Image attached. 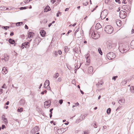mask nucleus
<instances>
[{
	"instance_id": "1",
	"label": "nucleus",
	"mask_w": 134,
	"mask_h": 134,
	"mask_svg": "<svg viewBox=\"0 0 134 134\" xmlns=\"http://www.w3.org/2000/svg\"><path fill=\"white\" fill-rule=\"evenodd\" d=\"M104 30L106 32L109 34H111L113 31V28L111 25H108L104 28Z\"/></svg>"
},
{
	"instance_id": "2",
	"label": "nucleus",
	"mask_w": 134,
	"mask_h": 134,
	"mask_svg": "<svg viewBox=\"0 0 134 134\" xmlns=\"http://www.w3.org/2000/svg\"><path fill=\"white\" fill-rule=\"evenodd\" d=\"M116 57L115 53L113 52H110L107 55V57L109 59L112 60L114 59Z\"/></svg>"
},
{
	"instance_id": "3",
	"label": "nucleus",
	"mask_w": 134,
	"mask_h": 134,
	"mask_svg": "<svg viewBox=\"0 0 134 134\" xmlns=\"http://www.w3.org/2000/svg\"><path fill=\"white\" fill-rule=\"evenodd\" d=\"M124 47H125L123 46L122 44L120 43L119 44V49L121 53H124L128 51V49H125Z\"/></svg>"
},
{
	"instance_id": "4",
	"label": "nucleus",
	"mask_w": 134,
	"mask_h": 134,
	"mask_svg": "<svg viewBox=\"0 0 134 134\" xmlns=\"http://www.w3.org/2000/svg\"><path fill=\"white\" fill-rule=\"evenodd\" d=\"M116 45L115 43L113 44L112 42L110 41L108 42L107 48L108 49H110L112 47L115 46Z\"/></svg>"
},
{
	"instance_id": "5",
	"label": "nucleus",
	"mask_w": 134,
	"mask_h": 134,
	"mask_svg": "<svg viewBox=\"0 0 134 134\" xmlns=\"http://www.w3.org/2000/svg\"><path fill=\"white\" fill-rule=\"evenodd\" d=\"M39 128L38 126H36L32 130L31 132L32 134H35L36 132L39 131Z\"/></svg>"
},
{
	"instance_id": "6",
	"label": "nucleus",
	"mask_w": 134,
	"mask_h": 134,
	"mask_svg": "<svg viewBox=\"0 0 134 134\" xmlns=\"http://www.w3.org/2000/svg\"><path fill=\"white\" fill-rule=\"evenodd\" d=\"M92 37L94 39H96L99 37V35L98 34H96L94 32H92L91 34Z\"/></svg>"
},
{
	"instance_id": "7",
	"label": "nucleus",
	"mask_w": 134,
	"mask_h": 134,
	"mask_svg": "<svg viewBox=\"0 0 134 134\" xmlns=\"http://www.w3.org/2000/svg\"><path fill=\"white\" fill-rule=\"evenodd\" d=\"M51 102L50 100L49 101H46L44 103V105H45V108H48L50 105Z\"/></svg>"
},
{
	"instance_id": "8",
	"label": "nucleus",
	"mask_w": 134,
	"mask_h": 134,
	"mask_svg": "<svg viewBox=\"0 0 134 134\" xmlns=\"http://www.w3.org/2000/svg\"><path fill=\"white\" fill-rule=\"evenodd\" d=\"M108 14L106 10H103L101 13L100 17H106Z\"/></svg>"
},
{
	"instance_id": "9",
	"label": "nucleus",
	"mask_w": 134,
	"mask_h": 134,
	"mask_svg": "<svg viewBox=\"0 0 134 134\" xmlns=\"http://www.w3.org/2000/svg\"><path fill=\"white\" fill-rule=\"evenodd\" d=\"M40 34L42 37H44L45 36L46 32L44 30H42L40 31Z\"/></svg>"
},
{
	"instance_id": "10",
	"label": "nucleus",
	"mask_w": 134,
	"mask_h": 134,
	"mask_svg": "<svg viewBox=\"0 0 134 134\" xmlns=\"http://www.w3.org/2000/svg\"><path fill=\"white\" fill-rule=\"evenodd\" d=\"M114 3H111L109 4V9L110 10H112L114 7Z\"/></svg>"
},
{
	"instance_id": "11",
	"label": "nucleus",
	"mask_w": 134,
	"mask_h": 134,
	"mask_svg": "<svg viewBox=\"0 0 134 134\" xmlns=\"http://www.w3.org/2000/svg\"><path fill=\"white\" fill-rule=\"evenodd\" d=\"M34 34L32 32H30L28 33V37L29 38H31L32 37L34 36Z\"/></svg>"
},
{
	"instance_id": "12",
	"label": "nucleus",
	"mask_w": 134,
	"mask_h": 134,
	"mask_svg": "<svg viewBox=\"0 0 134 134\" xmlns=\"http://www.w3.org/2000/svg\"><path fill=\"white\" fill-rule=\"evenodd\" d=\"M125 100L124 99H119L118 101V103L120 105L123 104L125 103Z\"/></svg>"
},
{
	"instance_id": "13",
	"label": "nucleus",
	"mask_w": 134,
	"mask_h": 134,
	"mask_svg": "<svg viewBox=\"0 0 134 134\" xmlns=\"http://www.w3.org/2000/svg\"><path fill=\"white\" fill-rule=\"evenodd\" d=\"M93 72V68L91 66H90L88 69V72L89 74H91Z\"/></svg>"
},
{
	"instance_id": "14",
	"label": "nucleus",
	"mask_w": 134,
	"mask_h": 134,
	"mask_svg": "<svg viewBox=\"0 0 134 134\" xmlns=\"http://www.w3.org/2000/svg\"><path fill=\"white\" fill-rule=\"evenodd\" d=\"M102 26L99 23H98L96 24V29L97 30H98L99 29L101 28Z\"/></svg>"
},
{
	"instance_id": "15",
	"label": "nucleus",
	"mask_w": 134,
	"mask_h": 134,
	"mask_svg": "<svg viewBox=\"0 0 134 134\" xmlns=\"http://www.w3.org/2000/svg\"><path fill=\"white\" fill-rule=\"evenodd\" d=\"M20 103L21 105H24L25 104V100L24 99H21L20 101Z\"/></svg>"
},
{
	"instance_id": "16",
	"label": "nucleus",
	"mask_w": 134,
	"mask_h": 134,
	"mask_svg": "<svg viewBox=\"0 0 134 134\" xmlns=\"http://www.w3.org/2000/svg\"><path fill=\"white\" fill-rule=\"evenodd\" d=\"M24 45L26 48H28L29 47V43L28 42H25L23 43V45Z\"/></svg>"
},
{
	"instance_id": "17",
	"label": "nucleus",
	"mask_w": 134,
	"mask_h": 134,
	"mask_svg": "<svg viewBox=\"0 0 134 134\" xmlns=\"http://www.w3.org/2000/svg\"><path fill=\"white\" fill-rule=\"evenodd\" d=\"M116 23L118 26H120L121 25V21L120 20H118L116 21Z\"/></svg>"
},
{
	"instance_id": "18",
	"label": "nucleus",
	"mask_w": 134,
	"mask_h": 134,
	"mask_svg": "<svg viewBox=\"0 0 134 134\" xmlns=\"http://www.w3.org/2000/svg\"><path fill=\"white\" fill-rule=\"evenodd\" d=\"M51 9L50 7L47 5L44 9V12H47L50 10Z\"/></svg>"
},
{
	"instance_id": "19",
	"label": "nucleus",
	"mask_w": 134,
	"mask_h": 134,
	"mask_svg": "<svg viewBox=\"0 0 134 134\" xmlns=\"http://www.w3.org/2000/svg\"><path fill=\"white\" fill-rule=\"evenodd\" d=\"M67 129H68V128H67V127H66L65 128H61L60 130L58 129L57 130V132H58V131H60V130H61V131H63L62 132L63 133L64 132H65Z\"/></svg>"
},
{
	"instance_id": "20",
	"label": "nucleus",
	"mask_w": 134,
	"mask_h": 134,
	"mask_svg": "<svg viewBox=\"0 0 134 134\" xmlns=\"http://www.w3.org/2000/svg\"><path fill=\"white\" fill-rule=\"evenodd\" d=\"M9 43L12 44H13L15 43V41L11 38H10L9 39Z\"/></svg>"
},
{
	"instance_id": "21",
	"label": "nucleus",
	"mask_w": 134,
	"mask_h": 134,
	"mask_svg": "<svg viewBox=\"0 0 134 134\" xmlns=\"http://www.w3.org/2000/svg\"><path fill=\"white\" fill-rule=\"evenodd\" d=\"M4 60L5 61H8L9 59V57L8 55L7 54L4 55Z\"/></svg>"
},
{
	"instance_id": "22",
	"label": "nucleus",
	"mask_w": 134,
	"mask_h": 134,
	"mask_svg": "<svg viewBox=\"0 0 134 134\" xmlns=\"http://www.w3.org/2000/svg\"><path fill=\"white\" fill-rule=\"evenodd\" d=\"M103 83V82H102V81H100V82H98V83L96 84V85L97 87H99Z\"/></svg>"
},
{
	"instance_id": "23",
	"label": "nucleus",
	"mask_w": 134,
	"mask_h": 134,
	"mask_svg": "<svg viewBox=\"0 0 134 134\" xmlns=\"http://www.w3.org/2000/svg\"><path fill=\"white\" fill-rule=\"evenodd\" d=\"M8 71L7 69H6L5 67H3V68L2 72L3 73V74H5Z\"/></svg>"
},
{
	"instance_id": "24",
	"label": "nucleus",
	"mask_w": 134,
	"mask_h": 134,
	"mask_svg": "<svg viewBox=\"0 0 134 134\" xmlns=\"http://www.w3.org/2000/svg\"><path fill=\"white\" fill-rule=\"evenodd\" d=\"M84 116H82V115H81L80 116V118H79L78 120H76L77 122H80L81 120H82L84 119L85 118H84V117H83Z\"/></svg>"
},
{
	"instance_id": "25",
	"label": "nucleus",
	"mask_w": 134,
	"mask_h": 134,
	"mask_svg": "<svg viewBox=\"0 0 134 134\" xmlns=\"http://www.w3.org/2000/svg\"><path fill=\"white\" fill-rule=\"evenodd\" d=\"M130 44L131 48H134V40L131 41Z\"/></svg>"
},
{
	"instance_id": "26",
	"label": "nucleus",
	"mask_w": 134,
	"mask_h": 134,
	"mask_svg": "<svg viewBox=\"0 0 134 134\" xmlns=\"http://www.w3.org/2000/svg\"><path fill=\"white\" fill-rule=\"evenodd\" d=\"M92 125L93 126L94 128H96L97 127V123L96 121H94L93 123L92 124Z\"/></svg>"
},
{
	"instance_id": "27",
	"label": "nucleus",
	"mask_w": 134,
	"mask_h": 134,
	"mask_svg": "<svg viewBox=\"0 0 134 134\" xmlns=\"http://www.w3.org/2000/svg\"><path fill=\"white\" fill-rule=\"evenodd\" d=\"M47 20L46 19H44L43 20H42L41 21H40V22L41 24L43 23H47Z\"/></svg>"
},
{
	"instance_id": "28",
	"label": "nucleus",
	"mask_w": 134,
	"mask_h": 134,
	"mask_svg": "<svg viewBox=\"0 0 134 134\" xmlns=\"http://www.w3.org/2000/svg\"><path fill=\"white\" fill-rule=\"evenodd\" d=\"M23 24V23L22 22H19L16 23V26H20L21 25Z\"/></svg>"
},
{
	"instance_id": "29",
	"label": "nucleus",
	"mask_w": 134,
	"mask_h": 134,
	"mask_svg": "<svg viewBox=\"0 0 134 134\" xmlns=\"http://www.w3.org/2000/svg\"><path fill=\"white\" fill-rule=\"evenodd\" d=\"M98 51L99 53L101 55L103 54V53L101 51V49L100 48H98Z\"/></svg>"
},
{
	"instance_id": "30",
	"label": "nucleus",
	"mask_w": 134,
	"mask_h": 134,
	"mask_svg": "<svg viewBox=\"0 0 134 134\" xmlns=\"http://www.w3.org/2000/svg\"><path fill=\"white\" fill-rule=\"evenodd\" d=\"M130 90L131 93H134V86H132L130 88Z\"/></svg>"
},
{
	"instance_id": "31",
	"label": "nucleus",
	"mask_w": 134,
	"mask_h": 134,
	"mask_svg": "<svg viewBox=\"0 0 134 134\" xmlns=\"http://www.w3.org/2000/svg\"><path fill=\"white\" fill-rule=\"evenodd\" d=\"M123 13V14H124L123 15H124L125 16V17L126 16L127 13H126L125 12L123 11V10H121L120 12V13Z\"/></svg>"
},
{
	"instance_id": "32",
	"label": "nucleus",
	"mask_w": 134,
	"mask_h": 134,
	"mask_svg": "<svg viewBox=\"0 0 134 134\" xmlns=\"http://www.w3.org/2000/svg\"><path fill=\"white\" fill-rule=\"evenodd\" d=\"M111 111V109L110 108H109L107 109V114L109 115L110 114Z\"/></svg>"
},
{
	"instance_id": "33",
	"label": "nucleus",
	"mask_w": 134,
	"mask_h": 134,
	"mask_svg": "<svg viewBox=\"0 0 134 134\" xmlns=\"http://www.w3.org/2000/svg\"><path fill=\"white\" fill-rule=\"evenodd\" d=\"M46 83H47L48 84V85L49 83V81L48 80H47L45 82H44V87H46Z\"/></svg>"
},
{
	"instance_id": "34",
	"label": "nucleus",
	"mask_w": 134,
	"mask_h": 134,
	"mask_svg": "<svg viewBox=\"0 0 134 134\" xmlns=\"http://www.w3.org/2000/svg\"><path fill=\"white\" fill-rule=\"evenodd\" d=\"M3 120L4 122V124H7V123H8V120L6 118H4V119H3Z\"/></svg>"
},
{
	"instance_id": "35",
	"label": "nucleus",
	"mask_w": 134,
	"mask_h": 134,
	"mask_svg": "<svg viewBox=\"0 0 134 134\" xmlns=\"http://www.w3.org/2000/svg\"><path fill=\"white\" fill-rule=\"evenodd\" d=\"M59 76V74L57 72L55 74L54 76V77L55 78H57Z\"/></svg>"
},
{
	"instance_id": "36",
	"label": "nucleus",
	"mask_w": 134,
	"mask_h": 134,
	"mask_svg": "<svg viewBox=\"0 0 134 134\" xmlns=\"http://www.w3.org/2000/svg\"><path fill=\"white\" fill-rule=\"evenodd\" d=\"M64 49L65 52H68L69 51V49L67 46L65 47Z\"/></svg>"
},
{
	"instance_id": "37",
	"label": "nucleus",
	"mask_w": 134,
	"mask_h": 134,
	"mask_svg": "<svg viewBox=\"0 0 134 134\" xmlns=\"http://www.w3.org/2000/svg\"><path fill=\"white\" fill-rule=\"evenodd\" d=\"M127 82V80L126 79L124 80L121 82V83L122 85H125Z\"/></svg>"
},
{
	"instance_id": "38",
	"label": "nucleus",
	"mask_w": 134,
	"mask_h": 134,
	"mask_svg": "<svg viewBox=\"0 0 134 134\" xmlns=\"http://www.w3.org/2000/svg\"><path fill=\"white\" fill-rule=\"evenodd\" d=\"M23 108H19L17 110V111L19 112H21L23 111Z\"/></svg>"
},
{
	"instance_id": "39",
	"label": "nucleus",
	"mask_w": 134,
	"mask_h": 134,
	"mask_svg": "<svg viewBox=\"0 0 134 134\" xmlns=\"http://www.w3.org/2000/svg\"><path fill=\"white\" fill-rule=\"evenodd\" d=\"M27 8V7H22L20 8V9L21 10L26 9Z\"/></svg>"
},
{
	"instance_id": "40",
	"label": "nucleus",
	"mask_w": 134,
	"mask_h": 134,
	"mask_svg": "<svg viewBox=\"0 0 134 134\" xmlns=\"http://www.w3.org/2000/svg\"><path fill=\"white\" fill-rule=\"evenodd\" d=\"M90 56V54L89 53H87L85 57L87 60L88 59V57Z\"/></svg>"
},
{
	"instance_id": "41",
	"label": "nucleus",
	"mask_w": 134,
	"mask_h": 134,
	"mask_svg": "<svg viewBox=\"0 0 134 134\" xmlns=\"http://www.w3.org/2000/svg\"><path fill=\"white\" fill-rule=\"evenodd\" d=\"M118 77L117 76H114L113 77L112 79L114 80V81H115L116 80V79Z\"/></svg>"
},
{
	"instance_id": "42",
	"label": "nucleus",
	"mask_w": 134,
	"mask_h": 134,
	"mask_svg": "<svg viewBox=\"0 0 134 134\" xmlns=\"http://www.w3.org/2000/svg\"><path fill=\"white\" fill-rule=\"evenodd\" d=\"M63 99H60L59 100V102L60 104H61L63 103Z\"/></svg>"
},
{
	"instance_id": "43",
	"label": "nucleus",
	"mask_w": 134,
	"mask_h": 134,
	"mask_svg": "<svg viewBox=\"0 0 134 134\" xmlns=\"http://www.w3.org/2000/svg\"><path fill=\"white\" fill-rule=\"evenodd\" d=\"M79 28H78L77 30L75 31L74 33V35H76V33H77V32L79 30Z\"/></svg>"
},
{
	"instance_id": "44",
	"label": "nucleus",
	"mask_w": 134,
	"mask_h": 134,
	"mask_svg": "<svg viewBox=\"0 0 134 134\" xmlns=\"http://www.w3.org/2000/svg\"><path fill=\"white\" fill-rule=\"evenodd\" d=\"M2 129H4V128H6L5 126L4 125H2Z\"/></svg>"
},
{
	"instance_id": "45",
	"label": "nucleus",
	"mask_w": 134,
	"mask_h": 134,
	"mask_svg": "<svg viewBox=\"0 0 134 134\" xmlns=\"http://www.w3.org/2000/svg\"><path fill=\"white\" fill-rule=\"evenodd\" d=\"M49 83L48 84L47 87V88L48 90H50V87L49 86Z\"/></svg>"
},
{
	"instance_id": "46",
	"label": "nucleus",
	"mask_w": 134,
	"mask_h": 134,
	"mask_svg": "<svg viewBox=\"0 0 134 134\" xmlns=\"http://www.w3.org/2000/svg\"><path fill=\"white\" fill-rule=\"evenodd\" d=\"M115 1L116 2H118L119 4L121 3V2L120 1V0H115Z\"/></svg>"
},
{
	"instance_id": "47",
	"label": "nucleus",
	"mask_w": 134,
	"mask_h": 134,
	"mask_svg": "<svg viewBox=\"0 0 134 134\" xmlns=\"http://www.w3.org/2000/svg\"><path fill=\"white\" fill-rule=\"evenodd\" d=\"M110 0H105V3H108V2L109 3V2H110Z\"/></svg>"
},
{
	"instance_id": "48",
	"label": "nucleus",
	"mask_w": 134,
	"mask_h": 134,
	"mask_svg": "<svg viewBox=\"0 0 134 134\" xmlns=\"http://www.w3.org/2000/svg\"><path fill=\"white\" fill-rule=\"evenodd\" d=\"M72 32V31L71 30H69L68 32H67V33L66 35L67 36H68V35H69V33L70 32Z\"/></svg>"
},
{
	"instance_id": "49",
	"label": "nucleus",
	"mask_w": 134,
	"mask_h": 134,
	"mask_svg": "<svg viewBox=\"0 0 134 134\" xmlns=\"http://www.w3.org/2000/svg\"><path fill=\"white\" fill-rule=\"evenodd\" d=\"M57 52H58V54H59L60 55L62 53V52L61 50H59Z\"/></svg>"
},
{
	"instance_id": "50",
	"label": "nucleus",
	"mask_w": 134,
	"mask_h": 134,
	"mask_svg": "<svg viewBox=\"0 0 134 134\" xmlns=\"http://www.w3.org/2000/svg\"><path fill=\"white\" fill-rule=\"evenodd\" d=\"M5 28H6L7 29H8L9 28V26H3L2 27V28L3 29H5Z\"/></svg>"
},
{
	"instance_id": "51",
	"label": "nucleus",
	"mask_w": 134,
	"mask_h": 134,
	"mask_svg": "<svg viewBox=\"0 0 134 134\" xmlns=\"http://www.w3.org/2000/svg\"><path fill=\"white\" fill-rule=\"evenodd\" d=\"M128 6H129L127 5H123L122 7L123 8H127V7Z\"/></svg>"
},
{
	"instance_id": "52",
	"label": "nucleus",
	"mask_w": 134,
	"mask_h": 134,
	"mask_svg": "<svg viewBox=\"0 0 134 134\" xmlns=\"http://www.w3.org/2000/svg\"><path fill=\"white\" fill-rule=\"evenodd\" d=\"M54 54L56 56L58 55V52L57 51H55L54 53Z\"/></svg>"
},
{
	"instance_id": "53",
	"label": "nucleus",
	"mask_w": 134,
	"mask_h": 134,
	"mask_svg": "<svg viewBox=\"0 0 134 134\" xmlns=\"http://www.w3.org/2000/svg\"><path fill=\"white\" fill-rule=\"evenodd\" d=\"M3 92V91L2 89H0V94L1 93H2Z\"/></svg>"
},
{
	"instance_id": "54",
	"label": "nucleus",
	"mask_w": 134,
	"mask_h": 134,
	"mask_svg": "<svg viewBox=\"0 0 134 134\" xmlns=\"http://www.w3.org/2000/svg\"><path fill=\"white\" fill-rule=\"evenodd\" d=\"M62 79L60 77H59L58 79V81L59 82H60L61 81Z\"/></svg>"
},
{
	"instance_id": "55",
	"label": "nucleus",
	"mask_w": 134,
	"mask_h": 134,
	"mask_svg": "<svg viewBox=\"0 0 134 134\" xmlns=\"http://www.w3.org/2000/svg\"><path fill=\"white\" fill-rule=\"evenodd\" d=\"M25 29H28L29 27H28L26 25H25Z\"/></svg>"
},
{
	"instance_id": "56",
	"label": "nucleus",
	"mask_w": 134,
	"mask_h": 134,
	"mask_svg": "<svg viewBox=\"0 0 134 134\" xmlns=\"http://www.w3.org/2000/svg\"><path fill=\"white\" fill-rule=\"evenodd\" d=\"M5 116L4 115H3L2 117V119H4V118H5Z\"/></svg>"
},
{
	"instance_id": "57",
	"label": "nucleus",
	"mask_w": 134,
	"mask_h": 134,
	"mask_svg": "<svg viewBox=\"0 0 134 134\" xmlns=\"http://www.w3.org/2000/svg\"><path fill=\"white\" fill-rule=\"evenodd\" d=\"M14 35V32H10V35L11 36L13 35Z\"/></svg>"
},
{
	"instance_id": "58",
	"label": "nucleus",
	"mask_w": 134,
	"mask_h": 134,
	"mask_svg": "<svg viewBox=\"0 0 134 134\" xmlns=\"http://www.w3.org/2000/svg\"><path fill=\"white\" fill-rule=\"evenodd\" d=\"M29 2V1L28 0H25L24 1V3H28Z\"/></svg>"
},
{
	"instance_id": "59",
	"label": "nucleus",
	"mask_w": 134,
	"mask_h": 134,
	"mask_svg": "<svg viewBox=\"0 0 134 134\" xmlns=\"http://www.w3.org/2000/svg\"><path fill=\"white\" fill-rule=\"evenodd\" d=\"M51 2L53 4L55 2V0H51Z\"/></svg>"
},
{
	"instance_id": "60",
	"label": "nucleus",
	"mask_w": 134,
	"mask_h": 134,
	"mask_svg": "<svg viewBox=\"0 0 134 134\" xmlns=\"http://www.w3.org/2000/svg\"><path fill=\"white\" fill-rule=\"evenodd\" d=\"M5 84H4L3 86H2V88H5Z\"/></svg>"
},
{
	"instance_id": "61",
	"label": "nucleus",
	"mask_w": 134,
	"mask_h": 134,
	"mask_svg": "<svg viewBox=\"0 0 134 134\" xmlns=\"http://www.w3.org/2000/svg\"><path fill=\"white\" fill-rule=\"evenodd\" d=\"M52 113H50L49 114V116L50 118H51L52 117Z\"/></svg>"
},
{
	"instance_id": "62",
	"label": "nucleus",
	"mask_w": 134,
	"mask_h": 134,
	"mask_svg": "<svg viewBox=\"0 0 134 134\" xmlns=\"http://www.w3.org/2000/svg\"><path fill=\"white\" fill-rule=\"evenodd\" d=\"M75 105H76V106H77L79 105V104L78 102H77L75 103Z\"/></svg>"
},
{
	"instance_id": "63",
	"label": "nucleus",
	"mask_w": 134,
	"mask_h": 134,
	"mask_svg": "<svg viewBox=\"0 0 134 134\" xmlns=\"http://www.w3.org/2000/svg\"><path fill=\"white\" fill-rule=\"evenodd\" d=\"M9 101H7V102L5 104L6 105H8L9 104Z\"/></svg>"
},
{
	"instance_id": "64",
	"label": "nucleus",
	"mask_w": 134,
	"mask_h": 134,
	"mask_svg": "<svg viewBox=\"0 0 134 134\" xmlns=\"http://www.w3.org/2000/svg\"><path fill=\"white\" fill-rule=\"evenodd\" d=\"M134 33V29H132L131 30V33L132 34H133Z\"/></svg>"
}]
</instances>
